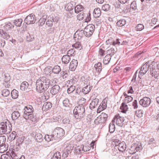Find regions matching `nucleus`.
Instances as JSON below:
<instances>
[{
	"instance_id": "nucleus-1",
	"label": "nucleus",
	"mask_w": 159,
	"mask_h": 159,
	"mask_svg": "<svg viewBox=\"0 0 159 159\" xmlns=\"http://www.w3.org/2000/svg\"><path fill=\"white\" fill-rule=\"evenodd\" d=\"M52 83L49 79L44 76L41 77L36 80V90L39 93H43L47 89L50 85H52Z\"/></svg>"
},
{
	"instance_id": "nucleus-2",
	"label": "nucleus",
	"mask_w": 159,
	"mask_h": 159,
	"mask_svg": "<svg viewBox=\"0 0 159 159\" xmlns=\"http://www.w3.org/2000/svg\"><path fill=\"white\" fill-rule=\"evenodd\" d=\"M75 117L76 119H80L85 115V108L83 105H79L76 106L73 111Z\"/></svg>"
},
{
	"instance_id": "nucleus-3",
	"label": "nucleus",
	"mask_w": 159,
	"mask_h": 159,
	"mask_svg": "<svg viewBox=\"0 0 159 159\" xmlns=\"http://www.w3.org/2000/svg\"><path fill=\"white\" fill-rule=\"evenodd\" d=\"M95 26L92 24L87 25L84 28V35L86 37L91 36L94 32Z\"/></svg>"
},
{
	"instance_id": "nucleus-4",
	"label": "nucleus",
	"mask_w": 159,
	"mask_h": 159,
	"mask_svg": "<svg viewBox=\"0 0 159 159\" xmlns=\"http://www.w3.org/2000/svg\"><path fill=\"white\" fill-rule=\"evenodd\" d=\"M53 135L54 136L55 140L61 138L64 134V130L61 128H57L53 131Z\"/></svg>"
},
{
	"instance_id": "nucleus-5",
	"label": "nucleus",
	"mask_w": 159,
	"mask_h": 159,
	"mask_svg": "<svg viewBox=\"0 0 159 159\" xmlns=\"http://www.w3.org/2000/svg\"><path fill=\"white\" fill-rule=\"evenodd\" d=\"M95 141H92L91 143L90 144V146H82L80 148L77 147L76 148V151L78 153H82V152H87L89 151L91 148H92L93 149L94 148V143Z\"/></svg>"
},
{
	"instance_id": "nucleus-6",
	"label": "nucleus",
	"mask_w": 159,
	"mask_h": 159,
	"mask_svg": "<svg viewBox=\"0 0 159 159\" xmlns=\"http://www.w3.org/2000/svg\"><path fill=\"white\" fill-rule=\"evenodd\" d=\"M124 120V117L120 116L119 114H118L115 116L112 121L114 122L116 121V125L118 126L122 127L123 125Z\"/></svg>"
},
{
	"instance_id": "nucleus-7",
	"label": "nucleus",
	"mask_w": 159,
	"mask_h": 159,
	"mask_svg": "<svg viewBox=\"0 0 159 159\" xmlns=\"http://www.w3.org/2000/svg\"><path fill=\"white\" fill-rule=\"evenodd\" d=\"M36 17L33 14H31L28 16L24 20V21L27 24H34L35 22Z\"/></svg>"
},
{
	"instance_id": "nucleus-8",
	"label": "nucleus",
	"mask_w": 159,
	"mask_h": 159,
	"mask_svg": "<svg viewBox=\"0 0 159 159\" xmlns=\"http://www.w3.org/2000/svg\"><path fill=\"white\" fill-rule=\"evenodd\" d=\"M33 107L31 106L25 107L24 109V113L23 117L25 119L28 118V116H30V114L33 113Z\"/></svg>"
},
{
	"instance_id": "nucleus-9",
	"label": "nucleus",
	"mask_w": 159,
	"mask_h": 159,
	"mask_svg": "<svg viewBox=\"0 0 159 159\" xmlns=\"http://www.w3.org/2000/svg\"><path fill=\"white\" fill-rule=\"evenodd\" d=\"M149 67H150V66L149 65L148 62H146L141 67V70L139 72L140 75H139V78H141L140 75H143L146 73L148 70Z\"/></svg>"
},
{
	"instance_id": "nucleus-10",
	"label": "nucleus",
	"mask_w": 159,
	"mask_h": 159,
	"mask_svg": "<svg viewBox=\"0 0 159 159\" xmlns=\"http://www.w3.org/2000/svg\"><path fill=\"white\" fill-rule=\"evenodd\" d=\"M151 101V100L149 98L145 97L140 100L139 103L143 107H146L148 106L150 104Z\"/></svg>"
},
{
	"instance_id": "nucleus-11",
	"label": "nucleus",
	"mask_w": 159,
	"mask_h": 159,
	"mask_svg": "<svg viewBox=\"0 0 159 159\" xmlns=\"http://www.w3.org/2000/svg\"><path fill=\"white\" fill-rule=\"evenodd\" d=\"M84 35L83 30H78L74 35V39L76 42H79L82 38Z\"/></svg>"
},
{
	"instance_id": "nucleus-12",
	"label": "nucleus",
	"mask_w": 159,
	"mask_h": 159,
	"mask_svg": "<svg viewBox=\"0 0 159 159\" xmlns=\"http://www.w3.org/2000/svg\"><path fill=\"white\" fill-rule=\"evenodd\" d=\"M60 88L58 85H55L52 86L50 89V93L52 95H56L58 93Z\"/></svg>"
},
{
	"instance_id": "nucleus-13",
	"label": "nucleus",
	"mask_w": 159,
	"mask_h": 159,
	"mask_svg": "<svg viewBox=\"0 0 159 159\" xmlns=\"http://www.w3.org/2000/svg\"><path fill=\"white\" fill-rule=\"evenodd\" d=\"M106 43L107 44H112L115 46L116 45H119L120 42L119 39H116V41H114L112 38H110L106 41Z\"/></svg>"
},
{
	"instance_id": "nucleus-14",
	"label": "nucleus",
	"mask_w": 159,
	"mask_h": 159,
	"mask_svg": "<svg viewBox=\"0 0 159 159\" xmlns=\"http://www.w3.org/2000/svg\"><path fill=\"white\" fill-rule=\"evenodd\" d=\"M7 131V125L6 123H2L0 125V135L6 133Z\"/></svg>"
},
{
	"instance_id": "nucleus-15",
	"label": "nucleus",
	"mask_w": 159,
	"mask_h": 159,
	"mask_svg": "<svg viewBox=\"0 0 159 159\" xmlns=\"http://www.w3.org/2000/svg\"><path fill=\"white\" fill-rule=\"evenodd\" d=\"M33 135L34 136V138L37 142H41L43 139V136L40 133L34 132L33 134Z\"/></svg>"
},
{
	"instance_id": "nucleus-16",
	"label": "nucleus",
	"mask_w": 159,
	"mask_h": 159,
	"mask_svg": "<svg viewBox=\"0 0 159 159\" xmlns=\"http://www.w3.org/2000/svg\"><path fill=\"white\" fill-rule=\"evenodd\" d=\"M62 122L65 125L67 126L68 128H70L72 125V122L70 120L69 117H67L64 119Z\"/></svg>"
},
{
	"instance_id": "nucleus-17",
	"label": "nucleus",
	"mask_w": 159,
	"mask_h": 159,
	"mask_svg": "<svg viewBox=\"0 0 159 159\" xmlns=\"http://www.w3.org/2000/svg\"><path fill=\"white\" fill-rule=\"evenodd\" d=\"M78 64V61L76 60H73L70 63L69 67L72 71H74L76 68Z\"/></svg>"
},
{
	"instance_id": "nucleus-18",
	"label": "nucleus",
	"mask_w": 159,
	"mask_h": 159,
	"mask_svg": "<svg viewBox=\"0 0 159 159\" xmlns=\"http://www.w3.org/2000/svg\"><path fill=\"white\" fill-rule=\"evenodd\" d=\"M46 24L48 26H52L54 21V18L52 15H50L47 18Z\"/></svg>"
},
{
	"instance_id": "nucleus-19",
	"label": "nucleus",
	"mask_w": 159,
	"mask_h": 159,
	"mask_svg": "<svg viewBox=\"0 0 159 159\" xmlns=\"http://www.w3.org/2000/svg\"><path fill=\"white\" fill-rule=\"evenodd\" d=\"M52 106V104L50 102H45L42 108L43 111H46L50 109Z\"/></svg>"
},
{
	"instance_id": "nucleus-20",
	"label": "nucleus",
	"mask_w": 159,
	"mask_h": 159,
	"mask_svg": "<svg viewBox=\"0 0 159 159\" xmlns=\"http://www.w3.org/2000/svg\"><path fill=\"white\" fill-rule=\"evenodd\" d=\"M118 145V148L119 150L120 151L123 152L125 151L126 148V144L124 142H120Z\"/></svg>"
},
{
	"instance_id": "nucleus-21",
	"label": "nucleus",
	"mask_w": 159,
	"mask_h": 159,
	"mask_svg": "<svg viewBox=\"0 0 159 159\" xmlns=\"http://www.w3.org/2000/svg\"><path fill=\"white\" fill-rule=\"evenodd\" d=\"M99 102V100L98 98L94 99L90 104L89 107L90 109L94 108L98 105Z\"/></svg>"
},
{
	"instance_id": "nucleus-22",
	"label": "nucleus",
	"mask_w": 159,
	"mask_h": 159,
	"mask_svg": "<svg viewBox=\"0 0 159 159\" xmlns=\"http://www.w3.org/2000/svg\"><path fill=\"white\" fill-rule=\"evenodd\" d=\"M92 88L90 85L88 84L85 86L82 90V92L84 94H87L91 90Z\"/></svg>"
},
{
	"instance_id": "nucleus-23",
	"label": "nucleus",
	"mask_w": 159,
	"mask_h": 159,
	"mask_svg": "<svg viewBox=\"0 0 159 159\" xmlns=\"http://www.w3.org/2000/svg\"><path fill=\"white\" fill-rule=\"evenodd\" d=\"M101 13L100 10L98 8H95L93 12L94 17L96 18L99 17L101 15Z\"/></svg>"
},
{
	"instance_id": "nucleus-24",
	"label": "nucleus",
	"mask_w": 159,
	"mask_h": 159,
	"mask_svg": "<svg viewBox=\"0 0 159 159\" xmlns=\"http://www.w3.org/2000/svg\"><path fill=\"white\" fill-rule=\"evenodd\" d=\"M61 60L63 63L67 64L70 60V58L69 55H65L62 57L61 58Z\"/></svg>"
},
{
	"instance_id": "nucleus-25",
	"label": "nucleus",
	"mask_w": 159,
	"mask_h": 159,
	"mask_svg": "<svg viewBox=\"0 0 159 159\" xmlns=\"http://www.w3.org/2000/svg\"><path fill=\"white\" fill-rule=\"evenodd\" d=\"M20 114L18 111H14L11 114V117L13 120L17 119L20 116Z\"/></svg>"
},
{
	"instance_id": "nucleus-26",
	"label": "nucleus",
	"mask_w": 159,
	"mask_h": 159,
	"mask_svg": "<svg viewBox=\"0 0 159 159\" xmlns=\"http://www.w3.org/2000/svg\"><path fill=\"white\" fill-rule=\"evenodd\" d=\"M28 118L25 119L26 120L29 119L31 121L36 122H37V117L35 115H34V113L30 114V116H28L27 118Z\"/></svg>"
},
{
	"instance_id": "nucleus-27",
	"label": "nucleus",
	"mask_w": 159,
	"mask_h": 159,
	"mask_svg": "<svg viewBox=\"0 0 159 159\" xmlns=\"http://www.w3.org/2000/svg\"><path fill=\"white\" fill-rule=\"evenodd\" d=\"M14 27V25L12 23L10 22H7L5 23L3 27L4 30H8L11 29L13 28Z\"/></svg>"
},
{
	"instance_id": "nucleus-28",
	"label": "nucleus",
	"mask_w": 159,
	"mask_h": 159,
	"mask_svg": "<svg viewBox=\"0 0 159 159\" xmlns=\"http://www.w3.org/2000/svg\"><path fill=\"white\" fill-rule=\"evenodd\" d=\"M0 33L2 37L4 39H8L10 37V35L7 33L5 32L3 30H0Z\"/></svg>"
},
{
	"instance_id": "nucleus-29",
	"label": "nucleus",
	"mask_w": 159,
	"mask_h": 159,
	"mask_svg": "<svg viewBox=\"0 0 159 159\" xmlns=\"http://www.w3.org/2000/svg\"><path fill=\"white\" fill-rule=\"evenodd\" d=\"M95 70L97 71L98 73H99L101 71L102 69V64L100 62H98L95 64L94 66Z\"/></svg>"
},
{
	"instance_id": "nucleus-30",
	"label": "nucleus",
	"mask_w": 159,
	"mask_h": 159,
	"mask_svg": "<svg viewBox=\"0 0 159 159\" xmlns=\"http://www.w3.org/2000/svg\"><path fill=\"white\" fill-rule=\"evenodd\" d=\"M55 138L54 136L53 135V133H52L51 135H46L45 136L44 139L46 141L48 142H49L51 141H52L53 140H55Z\"/></svg>"
},
{
	"instance_id": "nucleus-31",
	"label": "nucleus",
	"mask_w": 159,
	"mask_h": 159,
	"mask_svg": "<svg viewBox=\"0 0 159 159\" xmlns=\"http://www.w3.org/2000/svg\"><path fill=\"white\" fill-rule=\"evenodd\" d=\"M28 83L26 81H24L20 85V89L22 91L26 90L28 88Z\"/></svg>"
},
{
	"instance_id": "nucleus-32",
	"label": "nucleus",
	"mask_w": 159,
	"mask_h": 159,
	"mask_svg": "<svg viewBox=\"0 0 159 159\" xmlns=\"http://www.w3.org/2000/svg\"><path fill=\"white\" fill-rule=\"evenodd\" d=\"M128 109V106L125 104V102H123L120 107V109L121 111L124 113H125L127 111Z\"/></svg>"
},
{
	"instance_id": "nucleus-33",
	"label": "nucleus",
	"mask_w": 159,
	"mask_h": 159,
	"mask_svg": "<svg viewBox=\"0 0 159 159\" xmlns=\"http://www.w3.org/2000/svg\"><path fill=\"white\" fill-rule=\"evenodd\" d=\"M16 135V132L15 131H13L10 133L9 136L8 137V139L10 141H12L15 139Z\"/></svg>"
},
{
	"instance_id": "nucleus-34",
	"label": "nucleus",
	"mask_w": 159,
	"mask_h": 159,
	"mask_svg": "<svg viewBox=\"0 0 159 159\" xmlns=\"http://www.w3.org/2000/svg\"><path fill=\"white\" fill-rule=\"evenodd\" d=\"M84 8L81 5H78L75 8V11L76 13H78L83 11Z\"/></svg>"
},
{
	"instance_id": "nucleus-35",
	"label": "nucleus",
	"mask_w": 159,
	"mask_h": 159,
	"mask_svg": "<svg viewBox=\"0 0 159 159\" xmlns=\"http://www.w3.org/2000/svg\"><path fill=\"white\" fill-rule=\"evenodd\" d=\"M23 20L21 19H16L13 20V23L16 26L20 27L21 26Z\"/></svg>"
},
{
	"instance_id": "nucleus-36",
	"label": "nucleus",
	"mask_w": 159,
	"mask_h": 159,
	"mask_svg": "<svg viewBox=\"0 0 159 159\" xmlns=\"http://www.w3.org/2000/svg\"><path fill=\"white\" fill-rule=\"evenodd\" d=\"M157 62L153 61L152 62L151 64L150 65V70H156L157 71H158V69L157 68V65L156 64Z\"/></svg>"
},
{
	"instance_id": "nucleus-37",
	"label": "nucleus",
	"mask_w": 159,
	"mask_h": 159,
	"mask_svg": "<svg viewBox=\"0 0 159 159\" xmlns=\"http://www.w3.org/2000/svg\"><path fill=\"white\" fill-rule=\"evenodd\" d=\"M104 122H105L103 120L102 118L101 117L100 115L94 121V123L96 125H98Z\"/></svg>"
},
{
	"instance_id": "nucleus-38",
	"label": "nucleus",
	"mask_w": 159,
	"mask_h": 159,
	"mask_svg": "<svg viewBox=\"0 0 159 159\" xmlns=\"http://www.w3.org/2000/svg\"><path fill=\"white\" fill-rule=\"evenodd\" d=\"M25 137L23 136H20L18 137L16 140V143L18 146L22 143L24 140Z\"/></svg>"
},
{
	"instance_id": "nucleus-39",
	"label": "nucleus",
	"mask_w": 159,
	"mask_h": 159,
	"mask_svg": "<svg viewBox=\"0 0 159 159\" xmlns=\"http://www.w3.org/2000/svg\"><path fill=\"white\" fill-rule=\"evenodd\" d=\"M111 57L110 55H106L103 60V62L104 64H108L110 62Z\"/></svg>"
},
{
	"instance_id": "nucleus-40",
	"label": "nucleus",
	"mask_w": 159,
	"mask_h": 159,
	"mask_svg": "<svg viewBox=\"0 0 159 159\" xmlns=\"http://www.w3.org/2000/svg\"><path fill=\"white\" fill-rule=\"evenodd\" d=\"M114 122L112 120L111 123L109 125V131L110 133H113L115 130V125L114 124Z\"/></svg>"
},
{
	"instance_id": "nucleus-41",
	"label": "nucleus",
	"mask_w": 159,
	"mask_h": 159,
	"mask_svg": "<svg viewBox=\"0 0 159 159\" xmlns=\"http://www.w3.org/2000/svg\"><path fill=\"white\" fill-rule=\"evenodd\" d=\"M61 71V69L60 66L57 65L55 66L52 69V72L56 74H58Z\"/></svg>"
},
{
	"instance_id": "nucleus-42",
	"label": "nucleus",
	"mask_w": 159,
	"mask_h": 159,
	"mask_svg": "<svg viewBox=\"0 0 159 159\" xmlns=\"http://www.w3.org/2000/svg\"><path fill=\"white\" fill-rule=\"evenodd\" d=\"M106 107L107 106L105 103L101 104L98 109L97 111V113H100L102 111L105 109Z\"/></svg>"
},
{
	"instance_id": "nucleus-43",
	"label": "nucleus",
	"mask_w": 159,
	"mask_h": 159,
	"mask_svg": "<svg viewBox=\"0 0 159 159\" xmlns=\"http://www.w3.org/2000/svg\"><path fill=\"white\" fill-rule=\"evenodd\" d=\"M126 20L124 19H120L116 23V25L119 27H121L123 26L126 24Z\"/></svg>"
},
{
	"instance_id": "nucleus-44",
	"label": "nucleus",
	"mask_w": 159,
	"mask_h": 159,
	"mask_svg": "<svg viewBox=\"0 0 159 159\" xmlns=\"http://www.w3.org/2000/svg\"><path fill=\"white\" fill-rule=\"evenodd\" d=\"M18 91L15 89H13L12 91L11 95L12 98L13 99L17 98L18 96Z\"/></svg>"
},
{
	"instance_id": "nucleus-45",
	"label": "nucleus",
	"mask_w": 159,
	"mask_h": 159,
	"mask_svg": "<svg viewBox=\"0 0 159 159\" xmlns=\"http://www.w3.org/2000/svg\"><path fill=\"white\" fill-rule=\"evenodd\" d=\"M150 73L152 77L155 78H157L159 74V71H157L156 70H150Z\"/></svg>"
},
{
	"instance_id": "nucleus-46",
	"label": "nucleus",
	"mask_w": 159,
	"mask_h": 159,
	"mask_svg": "<svg viewBox=\"0 0 159 159\" xmlns=\"http://www.w3.org/2000/svg\"><path fill=\"white\" fill-rule=\"evenodd\" d=\"M62 104L64 107H69L70 103L69 99L67 98H65L63 100Z\"/></svg>"
},
{
	"instance_id": "nucleus-47",
	"label": "nucleus",
	"mask_w": 159,
	"mask_h": 159,
	"mask_svg": "<svg viewBox=\"0 0 159 159\" xmlns=\"http://www.w3.org/2000/svg\"><path fill=\"white\" fill-rule=\"evenodd\" d=\"M115 52L114 48H111L106 51L107 53V55H110L111 57L112 56L115 54Z\"/></svg>"
},
{
	"instance_id": "nucleus-48",
	"label": "nucleus",
	"mask_w": 159,
	"mask_h": 159,
	"mask_svg": "<svg viewBox=\"0 0 159 159\" xmlns=\"http://www.w3.org/2000/svg\"><path fill=\"white\" fill-rule=\"evenodd\" d=\"M47 18V16H43L39 20V25L42 26L43 25L46 21V19Z\"/></svg>"
},
{
	"instance_id": "nucleus-49",
	"label": "nucleus",
	"mask_w": 159,
	"mask_h": 159,
	"mask_svg": "<svg viewBox=\"0 0 159 159\" xmlns=\"http://www.w3.org/2000/svg\"><path fill=\"white\" fill-rule=\"evenodd\" d=\"M73 47L75 48L78 50H80L82 48V46L81 44L79 42H76L72 45Z\"/></svg>"
},
{
	"instance_id": "nucleus-50",
	"label": "nucleus",
	"mask_w": 159,
	"mask_h": 159,
	"mask_svg": "<svg viewBox=\"0 0 159 159\" xmlns=\"http://www.w3.org/2000/svg\"><path fill=\"white\" fill-rule=\"evenodd\" d=\"M61 155L60 152H57L54 154L51 159H61Z\"/></svg>"
},
{
	"instance_id": "nucleus-51",
	"label": "nucleus",
	"mask_w": 159,
	"mask_h": 159,
	"mask_svg": "<svg viewBox=\"0 0 159 159\" xmlns=\"http://www.w3.org/2000/svg\"><path fill=\"white\" fill-rule=\"evenodd\" d=\"M84 16H85V14L84 12H82L78 15L77 19L80 20H82L84 19Z\"/></svg>"
},
{
	"instance_id": "nucleus-52",
	"label": "nucleus",
	"mask_w": 159,
	"mask_h": 159,
	"mask_svg": "<svg viewBox=\"0 0 159 159\" xmlns=\"http://www.w3.org/2000/svg\"><path fill=\"white\" fill-rule=\"evenodd\" d=\"M133 99V98L131 96H127L124 99V102L128 103L131 102Z\"/></svg>"
},
{
	"instance_id": "nucleus-53",
	"label": "nucleus",
	"mask_w": 159,
	"mask_h": 159,
	"mask_svg": "<svg viewBox=\"0 0 159 159\" xmlns=\"http://www.w3.org/2000/svg\"><path fill=\"white\" fill-rule=\"evenodd\" d=\"M10 93V91L7 89H4L2 91V95L4 97H7Z\"/></svg>"
},
{
	"instance_id": "nucleus-54",
	"label": "nucleus",
	"mask_w": 159,
	"mask_h": 159,
	"mask_svg": "<svg viewBox=\"0 0 159 159\" xmlns=\"http://www.w3.org/2000/svg\"><path fill=\"white\" fill-rule=\"evenodd\" d=\"M102 9L105 11H108L110 9V6L108 4L103 5L102 7Z\"/></svg>"
},
{
	"instance_id": "nucleus-55",
	"label": "nucleus",
	"mask_w": 159,
	"mask_h": 159,
	"mask_svg": "<svg viewBox=\"0 0 159 159\" xmlns=\"http://www.w3.org/2000/svg\"><path fill=\"white\" fill-rule=\"evenodd\" d=\"M144 28L143 25L142 24H139L136 26L135 29L137 31H141Z\"/></svg>"
},
{
	"instance_id": "nucleus-56",
	"label": "nucleus",
	"mask_w": 159,
	"mask_h": 159,
	"mask_svg": "<svg viewBox=\"0 0 159 159\" xmlns=\"http://www.w3.org/2000/svg\"><path fill=\"white\" fill-rule=\"evenodd\" d=\"M100 116L102 118L103 120L105 122L108 118L107 114L105 113L102 112L101 113Z\"/></svg>"
},
{
	"instance_id": "nucleus-57",
	"label": "nucleus",
	"mask_w": 159,
	"mask_h": 159,
	"mask_svg": "<svg viewBox=\"0 0 159 159\" xmlns=\"http://www.w3.org/2000/svg\"><path fill=\"white\" fill-rule=\"evenodd\" d=\"M10 156L13 159H17L19 158L17 155L16 152L14 151H11Z\"/></svg>"
},
{
	"instance_id": "nucleus-58",
	"label": "nucleus",
	"mask_w": 159,
	"mask_h": 159,
	"mask_svg": "<svg viewBox=\"0 0 159 159\" xmlns=\"http://www.w3.org/2000/svg\"><path fill=\"white\" fill-rule=\"evenodd\" d=\"M6 140V137L4 136H0V146L4 143Z\"/></svg>"
},
{
	"instance_id": "nucleus-59",
	"label": "nucleus",
	"mask_w": 159,
	"mask_h": 159,
	"mask_svg": "<svg viewBox=\"0 0 159 159\" xmlns=\"http://www.w3.org/2000/svg\"><path fill=\"white\" fill-rule=\"evenodd\" d=\"M73 149V148L71 146V145H69L67 146L65 148L64 150L65 151L68 152V153H70L71 152V151Z\"/></svg>"
},
{
	"instance_id": "nucleus-60",
	"label": "nucleus",
	"mask_w": 159,
	"mask_h": 159,
	"mask_svg": "<svg viewBox=\"0 0 159 159\" xmlns=\"http://www.w3.org/2000/svg\"><path fill=\"white\" fill-rule=\"evenodd\" d=\"M75 89V87L74 86L72 85L70 86L69 88L67 89V93H68L69 94L72 92Z\"/></svg>"
},
{
	"instance_id": "nucleus-61",
	"label": "nucleus",
	"mask_w": 159,
	"mask_h": 159,
	"mask_svg": "<svg viewBox=\"0 0 159 159\" xmlns=\"http://www.w3.org/2000/svg\"><path fill=\"white\" fill-rule=\"evenodd\" d=\"M75 52L74 49H71L69 50L67 52V55L70 56H73L74 55V52Z\"/></svg>"
},
{
	"instance_id": "nucleus-62",
	"label": "nucleus",
	"mask_w": 159,
	"mask_h": 159,
	"mask_svg": "<svg viewBox=\"0 0 159 159\" xmlns=\"http://www.w3.org/2000/svg\"><path fill=\"white\" fill-rule=\"evenodd\" d=\"M7 150V148L5 145H3L0 146V152L3 153Z\"/></svg>"
},
{
	"instance_id": "nucleus-63",
	"label": "nucleus",
	"mask_w": 159,
	"mask_h": 159,
	"mask_svg": "<svg viewBox=\"0 0 159 159\" xmlns=\"http://www.w3.org/2000/svg\"><path fill=\"white\" fill-rule=\"evenodd\" d=\"M130 7L134 10H135L137 8L136 2L135 1L133 2L130 5Z\"/></svg>"
},
{
	"instance_id": "nucleus-64",
	"label": "nucleus",
	"mask_w": 159,
	"mask_h": 159,
	"mask_svg": "<svg viewBox=\"0 0 159 159\" xmlns=\"http://www.w3.org/2000/svg\"><path fill=\"white\" fill-rule=\"evenodd\" d=\"M1 159H11V157L9 155L4 154L1 156Z\"/></svg>"
}]
</instances>
